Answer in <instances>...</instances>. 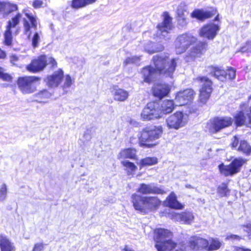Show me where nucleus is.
Segmentation results:
<instances>
[{"instance_id":"35","label":"nucleus","mask_w":251,"mask_h":251,"mask_svg":"<svg viewBox=\"0 0 251 251\" xmlns=\"http://www.w3.org/2000/svg\"><path fill=\"white\" fill-rule=\"evenodd\" d=\"M18 10V6L16 4L8 1H3V16H7L11 13Z\"/></svg>"},{"instance_id":"31","label":"nucleus","mask_w":251,"mask_h":251,"mask_svg":"<svg viewBox=\"0 0 251 251\" xmlns=\"http://www.w3.org/2000/svg\"><path fill=\"white\" fill-rule=\"evenodd\" d=\"M192 18H196L201 21L211 17L213 14L209 11H204L201 10H195L191 14Z\"/></svg>"},{"instance_id":"2","label":"nucleus","mask_w":251,"mask_h":251,"mask_svg":"<svg viewBox=\"0 0 251 251\" xmlns=\"http://www.w3.org/2000/svg\"><path fill=\"white\" fill-rule=\"evenodd\" d=\"M163 133V128L160 126L150 125L144 128L138 134L139 144L140 147L151 148L156 146V140Z\"/></svg>"},{"instance_id":"18","label":"nucleus","mask_w":251,"mask_h":251,"mask_svg":"<svg viewBox=\"0 0 251 251\" xmlns=\"http://www.w3.org/2000/svg\"><path fill=\"white\" fill-rule=\"evenodd\" d=\"M219 30L220 26L218 25L212 23L207 24L201 29L200 35L201 37L212 40L216 36Z\"/></svg>"},{"instance_id":"16","label":"nucleus","mask_w":251,"mask_h":251,"mask_svg":"<svg viewBox=\"0 0 251 251\" xmlns=\"http://www.w3.org/2000/svg\"><path fill=\"white\" fill-rule=\"evenodd\" d=\"M232 148L236 149L239 152L246 155L251 154V146L245 140H239L237 136H234L232 140Z\"/></svg>"},{"instance_id":"33","label":"nucleus","mask_w":251,"mask_h":251,"mask_svg":"<svg viewBox=\"0 0 251 251\" xmlns=\"http://www.w3.org/2000/svg\"><path fill=\"white\" fill-rule=\"evenodd\" d=\"M136 151L134 149H124L120 151L117 158L118 159H124L126 158L134 159L136 156Z\"/></svg>"},{"instance_id":"45","label":"nucleus","mask_w":251,"mask_h":251,"mask_svg":"<svg viewBox=\"0 0 251 251\" xmlns=\"http://www.w3.org/2000/svg\"><path fill=\"white\" fill-rule=\"evenodd\" d=\"M31 41H32V46L33 48H36L37 47H38V44L40 41V35H39V34L36 32L32 38V40H31Z\"/></svg>"},{"instance_id":"6","label":"nucleus","mask_w":251,"mask_h":251,"mask_svg":"<svg viewBox=\"0 0 251 251\" xmlns=\"http://www.w3.org/2000/svg\"><path fill=\"white\" fill-rule=\"evenodd\" d=\"M41 79L35 76L20 77L17 81V85L22 93L31 94L34 92L39 84Z\"/></svg>"},{"instance_id":"25","label":"nucleus","mask_w":251,"mask_h":251,"mask_svg":"<svg viewBox=\"0 0 251 251\" xmlns=\"http://www.w3.org/2000/svg\"><path fill=\"white\" fill-rule=\"evenodd\" d=\"M165 203L167 206L173 209H182L183 208V205L177 201L174 192H172L167 197Z\"/></svg>"},{"instance_id":"57","label":"nucleus","mask_w":251,"mask_h":251,"mask_svg":"<svg viewBox=\"0 0 251 251\" xmlns=\"http://www.w3.org/2000/svg\"><path fill=\"white\" fill-rule=\"evenodd\" d=\"M3 1H0V13H3Z\"/></svg>"},{"instance_id":"15","label":"nucleus","mask_w":251,"mask_h":251,"mask_svg":"<svg viewBox=\"0 0 251 251\" xmlns=\"http://www.w3.org/2000/svg\"><path fill=\"white\" fill-rule=\"evenodd\" d=\"M23 12L26 16V18H24L23 20L24 32L29 37L31 33V28H33L34 29H36L37 28V19L32 14L26 12L25 10H23Z\"/></svg>"},{"instance_id":"52","label":"nucleus","mask_w":251,"mask_h":251,"mask_svg":"<svg viewBox=\"0 0 251 251\" xmlns=\"http://www.w3.org/2000/svg\"><path fill=\"white\" fill-rule=\"evenodd\" d=\"M226 239L227 240H239L241 239V238L240 236L238 235L231 234L230 235H227V237H226Z\"/></svg>"},{"instance_id":"50","label":"nucleus","mask_w":251,"mask_h":251,"mask_svg":"<svg viewBox=\"0 0 251 251\" xmlns=\"http://www.w3.org/2000/svg\"><path fill=\"white\" fill-rule=\"evenodd\" d=\"M51 65L52 67L57 66V62L51 56H47V63Z\"/></svg>"},{"instance_id":"41","label":"nucleus","mask_w":251,"mask_h":251,"mask_svg":"<svg viewBox=\"0 0 251 251\" xmlns=\"http://www.w3.org/2000/svg\"><path fill=\"white\" fill-rule=\"evenodd\" d=\"M229 190L226 184L222 183L218 188V193L221 197L226 196Z\"/></svg>"},{"instance_id":"21","label":"nucleus","mask_w":251,"mask_h":251,"mask_svg":"<svg viewBox=\"0 0 251 251\" xmlns=\"http://www.w3.org/2000/svg\"><path fill=\"white\" fill-rule=\"evenodd\" d=\"M137 192L142 194H162L165 193L164 190L155 186L153 183H142L137 190Z\"/></svg>"},{"instance_id":"19","label":"nucleus","mask_w":251,"mask_h":251,"mask_svg":"<svg viewBox=\"0 0 251 251\" xmlns=\"http://www.w3.org/2000/svg\"><path fill=\"white\" fill-rule=\"evenodd\" d=\"M64 76L63 71L58 69L51 75H49L45 79L47 85L50 88L57 87L62 82Z\"/></svg>"},{"instance_id":"43","label":"nucleus","mask_w":251,"mask_h":251,"mask_svg":"<svg viewBox=\"0 0 251 251\" xmlns=\"http://www.w3.org/2000/svg\"><path fill=\"white\" fill-rule=\"evenodd\" d=\"M7 196V186L5 184H3L0 188V201H4Z\"/></svg>"},{"instance_id":"48","label":"nucleus","mask_w":251,"mask_h":251,"mask_svg":"<svg viewBox=\"0 0 251 251\" xmlns=\"http://www.w3.org/2000/svg\"><path fill=\"white\" fill-rule=\"evenodd\" d=\"M44 247V244L42 243H37L34 245L32 251H42Z\"/></svg>"},{"instance_id":"54","label":"nucleus","mask_w":251,"mask_h":251,"mask_svg":"<svg viewBox=\"0 0 251 251\" xmlns=\"http://www.w3.org/2000/svg\"><path fill=\"white\" fill-rule=\"evenodd\" d=\"M6 57V53L5 51L0 49V59H3Z\"/></svg>"},{"instance_id":"36","label":"nucleus","mask_w":251,"mask_h":251,"mask_svg":"<svg viewBox=\"0 0 251 251\" xmlns=\"http://www.w3.org/2000/svg\"><path fill=\"white\" fill-rule=\"evenodd\" d=\"M97 0H73L72 7L74 9H79L94 3Z\"/></svg>"},{"instance_id":"1","label":"nucleus","mask_w":251,"mask_h":251,"mask_svg":"<svg viewBox=\"0 0 251 251\" xmlns=\"http://www.w3.org/2000/svg\"><path fill=\"white\" fill-rule=\"evenodd\" d=\"M177 61L176 58L170 59L165 54L154 56L153 63L155 68L150 66L144 68L142 71L144 81L151 83L156 77L158 74L172 78L176 70Z\"/></svg>"},{"instance_id":"14","label":"nucleus","mask_w":251,"mask_h":251,"mask_svg":"<svg viewBox=\"0 0 251 251\" xmlns=\"http://www.w3.org/2000/svg\"><path fill=\"white\" fill-rule=\"evenodd\" d=\"M47 65V56L42 55L33 59L30 63L26 66V69L29 72L36 73L43 71Z\"/></svg>"},{"instance_id":"9","label":"nucleus","mask_w":251,"mask_h":251,"mask_svg":"<svg viewBox=\"0 0 251 251\" xmlns=\"http://www.w3.org/2000/svg\"><path fill=\"white\" fill-rule=\"evenodd\" d=\"M188 120V116L186 114L177 111L168 117L166 123L169 129H178L185 126Z\"/></svg>"},{"instance_id":"39","label":"nucleus","mask_w":251,"mask_h":251,"mask_svg":"<svg viewBox=\"0 0 251 251\" xmlns=\"http://www.w3.org/2000/svg\"><path fill=\"white\" fill-rule=\"evenodd\" d=\"M141 60V57L133 56L126 58L124 61L123 64L126 66L129 64H138Z\"/></svg>"},{"instance_id":"53","label":"nucleus","mask_w":251,"mask_h":251,"mask_svg":"<svg viewBox=\"0 0 251 251\" xmlns=\"http://www.w3.org/2000/svg\"><path fill=\"white\" fill-rule=\"evenodd\" d=\"M244 226L247 228L246 231L248 232L249 237L251 239V224H249Z\"/></svg>"},{"instance_id":"13","label":"nucleus","mask_w":251,"mask_h":251,"mask_svg":"<svg viewBox=\"0 0 251 251\" xmlns=\"http://www.w3.org/2000/svg\"><path fill=\"white\" fill-rule=\"evenodd\" d=\"M171 18L166 15L164 17L163 21L159 24L157 26V31L156 33V37H159L161 39L167 41L170 39V35L169 30L172 27Z\"/></svg>"},{"instance_id":"42","label":"nucleus","mask_w":251,"mask_h":251,"mask_svg":"<svg viewBox=\"0 0 251 251\" xmlns=\"http://www.w3.org/2000/svg\"><path fill=\"white\" fill-rule=\"evenodd\" d=\"M240 51L242 53H251V39L248 40L244 46H243Z\"/></svg>"},{"instance_id":"56","label":"nucleus","mask_w":251,"mask_h":251,"mask_svg":"<svg viewBox=\"0 0 251 251\" xmlns=\"http://www.w3.org/2000/svg\"><path fill=\"white\" fill-rule=\"evenodd\" d=\"M123 251H134L133 250H132L131 248L127 246H126L125 248L124 249Z\"/></svg>"},{"instance_id":"47","label":"nucleus","mask_w":251,"mask_h":251,"mask_svg":"<svg viewBox=\"0 0 251 251\" xmlns=\"http://www.w3.org/2000/svg\"><path fill=\"white\" fill-rule=\"evenodd\" d=\"M228 72L227 73V75H228L229 79H234L235 77V70L232 68H229L228 70Z\"/></svg>"},{"instance_id":"40","label":"nucleus","mask_w":251,"mask_h":251,"mask_svg":"<svg viewBox=\"0 0 251 251\" xmlns=\"http://www.w3.org/2000/svg\"><path fill=\"white\" fill-rule=\"evenodd\" d=\"M221 245V243L217 239L211 238L210 244L208 245L207 251L217 250Z\"/></svg>"},{"instance_id":"30","label":"nucleus","mask_w":251,"mask_h":251,"mask_svg":"<svg viewBox=\"0 0 251 251\" xmlns=\"http://www.w3.org/2000/svg\"><path fill=\"white\" fill-rule=\"evenodd\" d=\"M210 73L218 79L223 81H225L227 76L226 72L218 67H210Z\"/></svg>"},{"instance_id":"49","label":"nucleus","mask_w":251,"mask_h":251,"mask_svg":"<svg viewBox=\"0 0 251 251\" xmlns=\"http://www.w3.org/2000/svg\"><path fill=\"white\" fill-rule=\"evenodd\" d=\"M19 58L16 55H12L10 56V62L13 65H18L17 62L19 61Z\"/></svg>"},{"instance_id":"24","label":"nucleus","mask_w":251,"mask_h":251,"mask_svg":"<svg viewBox=\"0 0 251 251\" xmlns=\"http://www.w3.org/2000/svg\"><path fill=\"white\" fill-rule=\"evenodd\" d=\"M112 94L114 100L118 101H124L126 100L129 96L128 91L120 88L117 86L113 88L112 91Z\"/></svg>"},{"instance_id":"44","label":"nucleus","mask_w":251,"mask_h":251,"mask_svg":"<svg viewBox=\"0 0 251 251\" xmlns=\"http://www.w3.org/2000/svg\"><path fill=\"white\" fill-rule=\"evenodd\" d=\"M0 78L3 81L11 82L12 81L13 77L10 74L5 73L2 69L0 73Z\"/></svg>"},{"instance_id":"5","label":"nucleus","mask_w":251,"mask_h":251,"mask_svg":"<svg viewBox=\"0 0 251 251\" xmlns=\"http://www.w3.org/2000/svg\"><path fill=\"white\" fill-rule=\"evenodd\" d=\"M22 15L18 13L7 22L6 30L4 34V44L6 46H11L13 42V36L17 35L19 32V28L18 26L22 18Z\"/></svg>"},{"instance_id":"59","label":"nucleus","mask_w":251,"mask_h":251,"mask_svg":"<svg viewBox=\"0 0 251 251\" xmlns=\"http://www.w3.org/2000/svg\"><path fill=\"white\" fill-rule=\"evenodd\" d=\"M215 21H218L219 20V15H218L215 18Z\"/></svg>"},{"instance_id":"27","label":"nucleus","mask_w":251,"mask_h":251,"mask_svg":"<svg viewBox=\"0 0 251 251\" xmlns=\"http://www.w3.org/2000/svg\"><path fill=\"white\" fill-rule=\"evenodd\" d=\"M175 106V101L169 100H163L160 104L161 114H167L171 113L174 110Z\"/></svg>"},{"instance_id":"7","label":"nucleus","mask_w":251,"mask_h":251,"mask_svg":"<svg viewBox=\"0 0 251 251\" xmlns=\"http://www.w3.org/2000/svg\"><path fill=\"white\" fill-rule=\"evenodd\" d=\"M232 123V120L230 117H216L207 123L205 130L211 134L215 133L231 125Z\"/></svg>"},{"instance_id":"17","label":"nucleus","mask_w":251,"mask_h":251,"mask_svg":"<svg viewBox=\"0 0 251 251\" xmlns=\"http://www.w3.org/2000/svg\"><path fill=\"white\" fill-rule=\"evenodd\" d=\"M194 91L191 89H186L178 92L175 98L176 106H182L187 104L193 99Z\"/></svg>"},{"instance_id":"10","label":"nucleus","mask_w":251,"mask_h":251,"mask_svg":"<svg viewBox=\"0 0 251 251\" xmlns=\"http://www.w3.org/2000/svg\"><path fill=\"white\" fill-rule=\"evenodd\" d=\"M245 160L241 158L234 159L228 165L223 164L219 166L221 173L225 176H232L238 173Z\"/></svg>"},{"instance_id":"55","label":"nucleus","mask_w":251,"mask_h":251,"mask_svg":"<svg viewBox=\"0 0 251 251\" xmlns=\"http://www.w3.org/2000/svg\"><path fill=\"white\" fill-rule=\"evenodd\" d=\"M236 251H251L250 249L236 247Z\"/></svg>"},{"instance_id":"34","label":"nucleus","mask_w":251,"mask_h":251,"mask_svg":"<svg viewBox=\"0 0 251 251\" xmlns=\"http://www.w3.org/2000/svg\"><path fill=\"white\" fill-rule=\"evenodd\" d=\"M163 50L164 46L162 44L154 43L151 42L148 43L145 47V51L150 54L162 51Z\"/></svg>"},{"instance_id":"11","label":"nucleus","mask_w":251,"mask_h":251,"mask_svg":"<svg viewBox=\"0 0 251 251\" xmlns=\"http://www.w3.org/2000/svg\"><path fill=\"white\" fill-rule=\"evenodd\" d=\"M196 41V38L187 34H183L178 36L176 39L175 45L176 51L177 54H181Z\"/></svg>"},{"instance_id":"12","label":"nucleus","mask_w":251,"mask_h":251,"mask_svg":"<svg viewBox=\"0 0 251 251\" xmlns=\"http://www.w3.org/2000/svg\"><path fill=\"white\" fill-rule=\"evenodd\" d=\"M196 80L202 83V87L200 91V101L202 103H205L212 92V81L206 77H199Z\"/></svg>"},{"instance_id":"32","label":"nucleus","mask_w":251,"mask_h":251,"mask_svg":"<svg viewBox=\"0 0 251 251\" xmlns=\"http://www.w3.org/2000/svg\"><path fill=\"white\" fill-rule=\"evenodd\" d=\"M51 94L46 89H43L33 95L36 101L39 102H46L50 98Z\"/></svg>"},{"instance_id":"3","label":"nucleus","mask_w":251,"mask_h":251,"mask_svg":"<svg viewBox=\"0 0 251 251\" xmlns=\"http://www.w3.org/2000/svg\"><path fill=\"white\" fill-rule=\"evenodd\" d=\"M131 198L135 209L141 212L146 209L151 211L156 210L161 204V201L156 197L142 196L134 193Z\"/></svg>"},{"instance_id":"4","label":"nucleus","mask_w":251,"mask_h":251,"mask_svg":"<svg viewBox=\"0 0 251 251\" xmlns=\"http://www.w3.org/2000/svg\"><path fill=\"white\" fill-rule=\"evenodd\" d=\"M155 247L158 251H171L176 247V243L167 238L171 237L172 233L168 229H157L154 231Z\"/></svg>"},{"instance_id":"51","label":"nucleus","mask_w":251,"mask_h":251,"mask_svg":"<svg viewBox=\"0 0 251 251\" xmlns=\"http://www.w3.org/2000/svg\"><path fill=\"white\" fill-rule=\"evenodd\" d=\"M43 2L41 0H34L32 3V6L35 8H39L42 7Z\"/></svg>"},{"instance_id":"26","label":"nucleus","mask_w":251,"mask_h":251,"mask_svg":"<svg viewBox=\"0 0 251 251\" xmlns=\"http://www.w3.org/2000/svg\"><path fill=\"white\" fill-rule=\"evenodd\" d=\"M0 248L1 251H15V247L5 235H0Z\"/></svg>"},{"instance_id":"28","label":"nucleus","mask_w":251,"mask_h":251,"mask_svg":"<svg viewBox=\"0 0 251 251\" xmlns=\"http://www.w3.org/2000/svg\"><path fill=\"white\" fill-rule=\"evenodd\" d=\"M187 6L185 2H181L178 6L176 14L177 15L178 20L180 22L181 21L182 25L185 24L187 13Z\"/></svg>"},{"instance_id":"20","label":"nucleus","mask_w":251,"mask_h":251,"mask_svg":"<svg viewBox=\"0 0 251 251\" xmlns=\"http://www.w3.org/2000/svg\"><path fill=\"white\" fill-rule=\"evenodd\" d=\"M189 245L190 248L195 251L202 249L207 250L209 242L201 237H192L189 240Z\"/></svg>"},{"instance_id":"46","label":"nucleus","mask_w":251,"mask_h":251,"mask_svg":"<svg viewBox=\"0 0 251 251\" xmlns=\"http://www.w3.org/2000/svg\"><path fill=\"white\" fill-rule=\"evenodd\" d=\"M73 80L69 75H66L65 76V81L63 85L64 89L68 88L71 87L73 84Z\"/></svg>"},{"instance_id":"38","label":"nucleus","mask_w":251,"mask_h":251,"mask_svg":"<svg viewBox=\"0 0 251 251\" xmlns=\"http://www.w3.org/2000/svg\"><path fill=\"white\" fill-rule=\"evenodd\" d=\"M157 162L158 160L156 157H146L141 160L140 164L141 167L151 166L157 164Z\"/></svg>"},{"instance_id":"22","label":"nucleus","mask_w":251,"mask_h":251,"mask_svg":"<svg viewBox=\"0 0 251 251\" xmlns=\"http://www.w3.org/2000/svg\"><path fill=\"white\" fill-rule=\"evenodd\" d=\"M169 92V85L165 83H155L152 87L153 95L159 99H162L167 96Z\"/></svg>"},{"instance_id":"58","label":"nucleus","mask_w":251,"mask_h":251,"mask_svg":"<svg viewBox=\"0 0 251 251\" xmlns=\"http://www.w3.org/2000/svg\"><path fill=\"white\" fill-rule=\"evenodd\" d=\"M87 136L86 138H87V139H88V140H89V139H90V135H88V134H87V135H85H85H84V136Z\"/></svg>"},{"instance_id":"8","label":"nucleus","mask_w":251,"mask_h":251,"mask_svg":"<svg viewBox=\"0 0 251 251\" xmlns=\"http://www.w3.org/2000/svg\"><path fill=\"white\" fill-rule=\"evenodd\" d=\"M162 116L160 103L157 101L149 102L141 113V118L143 121L156 119Z\"/></svg>"},{"instance_id":"23","label":"nucleus","mask_w":251,"mask_h":251,"mask_svg":"<svg viewBox=\"0 0 251 251\" xmlns=\"http://www.w3.org/2000/svg\"><path fill=\"white\" fill-rule=\"evenodd\" d=\"M171 218L178 222H183L185 224H190L194 220V217L191 212H183L182 213H174L172 214Z\"/></svg>"},{"instance_id":"37","label":"nucleus","mask_w":251,"mask_h":251,"mask_svg":"<svg viewBox=\"0 0 251 251\" xmlns=\"http://www.w3.org/2000/svg\"><path fill=\"white\" fill-rule=\"evenodd\" d=\"M121 163L125 168V169L128 175H133L137 169V167L133 163L128 160H123L121 161Z\"/></svg>"},{"instance_id":"29","label":"nucleus","mask_w":251,"mask_h":251,"mask_svg":"<svg viewBox=\"0 0 251 251\" xmlns=\"http://www.w3.org/2000/svg\"><path fill=\"white\" fill-rule=\"evenodd\" d=\"M206 46V44L203 42H200L197 44L191 50L189 53L190 57L192 58H194L200 56L205 50Z\"/></svg>"}]
</instances>
